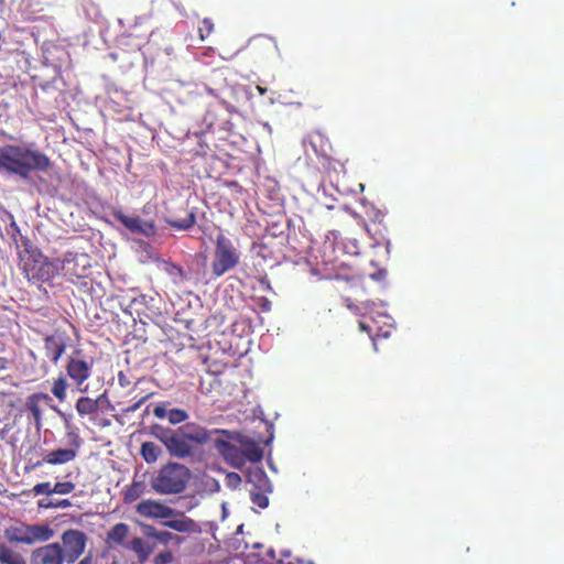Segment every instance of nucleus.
Instances as JSON below:
<instances>
[{
  "mask_svg": "<svg viewBox=\"0 0 564 564\" xmlns=\"http://www.w3.org/2000/svg\"><path fill=\"white\" fill-rule=\"evenodd\" d=\"M32 492L34 496H51L53 495V486H51V482H37L33 487Z\"/></svg>",
  "mask_w": 564,
  "mask_h": 564,
  "instance_id": "4c0bfd02",
  "label": "nucleus"
},
{
  "mask_svg": "<svg viewBox=\"0 0 564 564\" xmlns=\"http://www.w3.org/2000/svg\"><path fill=\"white\" fill-rule=\"evenodd\" d=\"M75 482H70V480H65L64 482H56L53 486V495H69L75 490Z\"/></svg>",
  "mask_w": 564,
  "mask_h": 564,
  "instance_id": "e433bc0d",
  "label": "nucleus"
},
{
  "mask_svg": "<svg viewBox=\"0 0 564 564\" xmlns=\"http://www.w3.org/2000/svg\"><path fill=\"white\" fill-rule=\"evenodd\" d=\"M247 484L253 491L272 492L271 480L265 471L260 467H253L247 471Z\"/></svg>",
  "mask_w": 564,
  "mask_h": 564,
  "instance_id": "a211bd4d",
  "label": "nucleus"
},
{
  "mask_svg": "<svg viewBox=\"0 0 564 564\" xmlns=\"http://www.w3.org/2000/svg\"><path fill=\"white\" fill-rule=\"evenodd\" d=\"M242 456H245V464L247 460L256 463L260 462L263 456L262 449L253 442H248L242 445Z\"/></svg>",
  "mask_w": 564,
  "mask_h": 564,
  "instance_id": "cd10ccee",
  "label": "nucleus"
},
{
  "mask_svg": "<svg viewBox=\"0 0 564 564\" xmlns=\"http://www.w3.org/2000/svg\"><path fill=\"white\" fill-rule=\"evenodd\" d=\"M182 209L185 213V216L172 215L167 217L165 220L171 228H177L178 230H189V228L195 224V208H188V206H183Z\"/></svg>",
  "mask_w": 564,
  "mask_h": 564,
  "instance_id": "412c9836",
  "label": "nucleus"
},
{
  "mask_svg": "<svg viewBox=\"0 0 564 564\" xmlns=\"http://www.w3.org/2000/svg\"><path fill=\"white\" fill-rule=\"evenodd\" d=\"M51 401V397L43 392L33 393L26 398L24 408L32 414L37 429L43 424V408L48 405Z\"/></svg>",
  "mask_w": 564,
  "mask_h": 564,
  "instance_id": "2eb2a0df",
  "label": "nucleus"
},
{
  "mask_svg": "<svg viewBox=\"0 0 564 564\" xmlns=\"http://www.w3.org/2000/svg\"><path fill=\"white\" fill-rule=\"evenodd\" d=\"M91 269V258L83 252H66L59 260V271L68 282L75 283L76 279H85Z\"/></svg>",
  "mask_w": 564,
  "mask_h": 564,
  "instance_id": "0eeeda50",
  "label": "nucleus"
},
{
  "mask_svg": "<svg viewBox=\"0 0 564 564\" xmlns=\"http://www.w3.org/2000/svg\"><path fill=\"white\" fill-rule=\"evenodd\" d=\"M310 143L313 147L315 152L319 153L324 158H329L330 156L332 145L328 142V140H326L323 137V134H321L318 132L313 133L310 137Z\"/></svg>",
  "mask_w": 564,
  "mask_h": 564,
  "instance_id": "393cba45",
  "label": "nucleus"
},
{
  "mask_svg": "<svg viewBox=\"0 0 564 564\" xmlns=\"http://www.w3.org/2000/svg\"><path fill=\"white\" fill-rule=\"evenodd\" d=\"M65 561L58 543L46 544L32 553L33 564H63Z\"/></svg>",
  "mask_w": 564,
  "mask_h": 564,
  "instance_id": "ddd939ff",
  "label": "nucleus"
},
{
  "mask_svg": "<svg viewBox=\"0 0 564 564\" xmlns=\"http://www.w3.org/2000/svg\"><path fill=\"white\" fill-rule=\"evenodd\" d=\"M54 530L46 523L23 524L17 528L11 541L17 543L32 545L39 542H46L53 538Z\"/></svg>",
  "mask_w": 564,
  "mask_h": 564,
  "instance_id": "1a4fd4ad",
  "label": "nucleus"
},
{
  "mask_svg": "<svg viewBox=\"0 0 564 564\" xmlns=\"http://www.w3.org/2000/svg\"><path fill=\"white\" fill-rule=\"evenodd\" d=\"M62 552L68 564L76 562L85 552L88 538L84 531L67 529L62 533Z\"/></svg>",
  "mask_w": 564,
  "mask_h": 564,
  "instance_id": "6e6552de",
  "label": "nucleus"
},
{
  "mask_svg": "<svg viewBox=\"0 0 564 564\" xmlns=\"http://www.w3.org/2000/svg\"><path fill=\"white\" fill-rule=\"evenodd\" d=\"M112 216L132 234H139L149 237L155 232V225L152 221L141 219L140 216L127 215L121 209L112 210Z\"/></svg>",
  "mask_w": 564,
  "mask_h": 564,
  "instance_id": "9b49d317",
  "label": "nucleus"
},
{
  "mask_svg": "<svg viewBox=\"0 0 564 564\" xmlns=\"http://www.w3.org/2000/svg\"><path fill=\"white\" fill-rule=\"evenodd\" d=\"M51 160L39 150L6 144L0 147V172L29 180L33 171H47Z\"/></svg>",
  "mask_w": 564,
  "mask_h": 564,
  "instance_id": "f03ea898",
  "label": "nucleus"
},
{
  "mask_svg": "<svg viewBox=\"0 0 564 564\" xmlns=\"http://www.w3.org/2000/svg\"><path fill=\"white\" fill-rule=\"evenodd\" d=\"M258 89H259L260 94H263V93H264V90H263V89H261L260 87H259Z\"/></svg>",
  "mask_w": 564,
  "mask_h": 564,
  "instance_id": "603ef678",
  "label": "nucleus"
},
{
  "mask_svg": "<svg viewBox=\"0 0 564 564\" xmlns=\"http://www.w3.org/2000/svg\"><path fill=\"white\" fill-rule=\"evenodd\" d=\"M213 433H220L227 440L231 434L227 430H213L208 432L204 426L195 423H185L175 430L171 427L153 426V435L165 446L169 454L176 458H186L193 455V445H205L212 440Z\"/></svg>",
  "mask_w": 564,
  "mask_h": 564,
  "instance_id": "f257e3e1",
  "label": "nucleus"
},
{
  "mask_svg": "<svg viewBox=\"0 0 564 564\" xmlns=\"http://www.w3.org/2000/svg\"><path fill=\"white\" fill-rule=\"evenodd\" d=\"M175 561V555L170 549H164L152 558V564H172Z\"/></svg>",
  "mask_w": 564,
  "mask_h": 564,
  "instance_id": "f704fd0d",
  "label": "nucleus"
},
{
  "mask_svg": "<svg viewBox=\"0 0 564 564\" xmlns=\"http://www.w3.org/2000/svg\"><path fill=\"white\" fill-rule=\"evenodd\" d=\"M214 447L224 459L235 468H241L243 465V454L241 447H238L227 440L216 438Z\"/></svg>",
  "mask_w": 564,
  "mask_h": 564,
  "instance_id": "4468645a",
  "label": "nucleus"
},
{
  "mask_svg": "<svg viewBox=\"0 0 564 564\" xmlns=\"http://www.w3.org/2000/svg\"><path fill=\"white\" fill-rule=\"evenodd\" d=\"M269 494L270 492L249 490L251 502L261 509H265L269 506Z\"/></svg>",
  "mask_w": 564,
  "mask_h": 564,
  "instance_id": "72a5a7b5",
  "label": "nucleus"
},
{
  "mask_svg": "<svg viewBox=\"0 0 564 564\" xmlns=\"http://www.w3.org/2000/svg\"><path fill=\"white\" fill-rule=\"evenodd\" d=\"M150 395L151 394L144 395L138 402H135L134 404L130 405L126 411L127 412H135V411H138L143 405V403L150 398Z\"/></svg>",
  "mask_w": 564,
  "mask_h": 564,
  "instance_id": "37998d69",
  "label": "nucleus"
},
{
  "mask_svg": "<svg viewBox=\"0 0 564 564\" xmlns=\"http://www.w3.org/2000/svg\"><path fill=\"white\" fill-rule=\"evenodd\" d=\"M78 564H91V555L85 556L83 560L78 562Z\"/></svg>",
  "mask_w": 564,
  "mask_h": 564,
  "instance_id": "de8ad7c7",
  "label": "nucleus"
},
{
  "mask_svg": "<svg viewBox=\"0 0 564 564\" xmlns=\"http://www.w3.org/2000/svg\"><path fill=\"white\" fill-rule=\"evenodd\" d=\"M189 479L191 469L187 466L169 462L151 477L150 487L158 495H177L186 489Z\"/></svg>",
  "mask_w": 564,
  "mask_h": 564,
  "instance_id": "20e7f679",
  "label": "nucleus"
},
{
  "mask_svg": "<svg viewBox=\"0 0 564 564\" xmlns=\"http://www.w3.org/2000/svg\"><path fill=\"white\" fill-rule=\"evenodd\" d=\"M241 254L234 242L223 234L214 241L212 272L215 276H223L239 265Z\"/></svg>",
  "mask_w": 564,
  "mask_h": 564,
  "instance_id": "39448f33",
  "label": "nucleus"
},
{
  "mask_svg": "<svg viewBox=\"0 0 564 564\" xmlns=\"http://www.w3.org/2000/svg\"><path fill=\"white\" fill-rule=\"evenodd\" d=\"M167 413L169 411L161 406V405H158L153 409V414L158 417V419H164L165 416H167Z\"/></svg>",
  "mask_w": 564,
  "mask_h": 564,
  "instance_id": "c03bdc74",
  "label": "nucleus"
},
{
  "mask_svg": "<svg viewBox=\"0 0 564 564\" xmlns=\"http://www.w3.org/2000/svg\"><path fill=\"white\" fill-rule=\"evenodd\" d=\"M54 506H55V509L56 508L65 509V508H69L72 506V502L68 499H62V500L54 501Z\"/></svg>",
  "mask_w": 564,
  "mask_h": 564,
  "instance_id": "49530a36",
  "label": "nucleus"
},
{
  "mask_svg": "<svg viewBox=\"0 0 564 564\" xmlns=\"http://www.w3.org/2000/svg\"><path fill=\"white\" fill-rule=\"evenodd\" d=\"M145 491L144 480H133V484L124 491L123 500L126 503L137 501Z\"/></svg>",
  "mask_w": 564,
  "mask_h": 564,
  "instance_id": "bb28decb",
  "label": "nucleus"
},
{
  "mask_svg": "<svg viewBox=\"0 0 564 564\" xmlns=\"http://www.w3.org/2000/svg\"><path fill=\"white\" fill-rule=\"evenodd\" d=\"M118 383L122 388H128L132 384V381L128 373H126L124 371H119L118 372Z\"/></svg>",
  "mask_w": 564,
  "mask_h": 564,
  "instance_id": "79ce46f5",
  "label": "nucleus"
},
{
  "mask_svg": "<svg viewBox=\"0 0 564 564\" xmlns=\"http://www.w3.org/2000/svg\"><path fill=\"white\" fill-rule=\"evenodd\" d=\"M180 518L176 519H167L163 522V524L172 530L181 532L182 534H199L202 529L200 525L189 517L184 516L183 513L177 512Z\"/></svg>",
  "mask_w": 564,
  "mask_h": 564,
  "instance_id": "f3484780",
  "label": "nucleus"
},
{
  "mask_svg": "<svg viewBox=\"0 0 564 564\" xmlns=\"http://www.w3.org/2000/svg\"><path fill=\"white\" fill-rule=\"evenodd\" d=\"M19 251V267L30 283L43 284L53 281L59 273V259H48L25 239Z\"/></svg>",
  "mask_w": 564,
  "mask_h": 564,
  "instance_id": "7ed1b4c3",
  "label": "nucleus"
},
{
  "mask_svg": "<svg viewBox=\"0 0 564 564\" xmlns=\"http://www.w3.org/2000/svg\"><path fill=\"white\" fill-rule=\"evenodd\" d=\"M39 508L42 509H55L54 501L42 499L37 502Z\"/></svg>",
  "mask_w": 564,
  "mask_h": 564,
  "instance_id": "a18cd8bd",
  "label": "nucleus"
},
{
  "mask_svg": "<svg viewBox=\"0 0 564 564\" xmlns=\"http://www.w3.org/2000/svg\"><path fill=\"white\" fill-rule=\"evenodd\" d=\"M143 533L147 538L156 541L163 546H167L170 544L180 546L186 541V539L182 535H176V533H173L170 530H158L151 524H143Z\"/></svg>",
  "mask_w": 564,
  "mask_h": 564,
  "instance_id": "dca6fc26",
  "label": "nucleus"
},
{
  "mask_svg": "<svg viewBox=\"0 0 564 564\" xmlns=\"http://www.w3.org/2000/svg\"><path fill=\"white\" fill-rule=\"evenodd\" d=\"M126 549L137 555L140 564H144L152 554L154 547L142 538L135 536L127 543Z\"/></svg>",
  "mask_w": 564,
  "mask_h": 564,
  "instance_id": "4be33fe9",
  "label": "nucleus"
},
{
  "mask_svg": "<svg viewBox=\"0 0 564 564\" xmlns=\"http://www.w3.org/2000/svg\"><path fill=\"white\" fill-rule=\"evenodd\" d=\"M99 399H93L89 397H82L76 402V411L80 416L90 415L97 412L99 406Z\"/></svg>",
  "mask_w": 564,
  "mask_h": 564,
  "instance_id": "b1692460",
  "label": "nucleus"
},
{
  "mask_svg": "<svg viewBox=\"0 0 564 564\" xmlns=\"http://www.w3.org/2000/svg\"><path fill=\"white\" fill-rule=\"evenodd\" d=\"M110 564H120L119 561L113 560Z\"/></svg>",
  "mask_w": 564,
  "mask_h": 564,
  "instance_id": "3c124183",
  "label": "nucleus"
},
{
  "mask_svg": "<svg viewBox=\"0 0 564 564\" xmlns=\"http://www.w3.org/2000/svg\"><path fill=\"white\" fill-rule=\"evenodd\" d=\"M259 248H260V252H262L267 248V245L265 243H261Z\"/></svg>",
  "mask_w": 564,
  "mask_h": 564,
  "instance_id": "09e8293b",
  "label": "nucleus"
},
{
  "mask_svg": "<svg viewBox=\"0 0 564 564\" xmlns=\"http://www.w3.org/2000/svg\"><path fill=\"white\" fill-rule=\"evenodd\" d=\"M68 447L56 448L47 452L41 460L32 464V468H37L47 465H64L76 459L83 445V440L77 432H68Z\"/></svg>",
  "mask_w": 564,
  "mask_h": 564,
  "instance_id": "423d86ee",
  "label": "nucleus"
},
{
  "mask_svg": "<svg viewBox=\"0 0 564 564\" xmlns=\"http://www.w3.org/2000/svg\"><path fill=\"white\" fill-rule=\"evenodd\" d=\"M137 512L144 518L169 519L177 514V511L155 500H143L135 507Z\"/></svg>",
  "mask_w": 564,
  "mask_h": 564,
  "instance_id": "f8f14e48",
  "label": "nucleus"
},
{
  "mask_svg": "<svg viewBox=\"0 0 564 564\" xmlns=\"http://www.w3.org/2000/svg\"><path fill=\"white\" fill-rule=\"evenodd\" d=\"M66 343L64 338L57 335L46 336L44 339V352L45 356L53 362L57 364L59 358L66 350Z\"/></svg>",
  "mask_w": 564,
  "mask_h": 564,
  "instance_id": "6ab92c4d",
  "label": "nucleus"
},
{
  "mask_svg": "<svg viewBox=\"0 0 564 564\" xmlns=\"http://www.w3.org/2000/svg\"><path fill=\"white\" fill-rule=\"evenodd\" d=\"M227 486L231 489H237L241 484V476L236 471H230L226 476Z\"/></svg>",
  "mask_w": 564,
  "mask_h": 564,
  "instance_id": "a19ab883",
  "label": "nucleus"
},
{
  "mask_svg": "<svg viewBox=\"0 0 564 564\" xmlns=\"http://www.w3.org/2000/svg\"><path fill=\"white\" fill-rule=\"evenodd\" d=\"M248 47L252 54L263 57L275 47V42L268 36H258L249 42Z\"/></svg>",
  "mask_w": 564,
  "mask_h": 564,
  "instance_id": "5701e85b",
  "label": "nucleus"
},
{
  "mask_svg": "<svg viewBox=\"0 0 564 564\" xmlns=\"http://www.w3.org/2000/svg\"><path fill=\"white\" fill-rule=\"evenodd\" d=\"M80 356V350L74 351V354L69 356L65 368L67 376L72 379V382L79 388L80 392H86L87 388L82 389L80 387L90 378L94 362L88 361Z\"/></svg>",
  "mask_w": 564,
  "mask_h": 564,
  "instance_id": "9d476101",
  "label": "nucleus"
},
{
  "mask_svg": "<svg viewBox=\"0 0 564 564\" xmlns=\"http://www.w3.org/2000/svg\"><path fill=\"white\" fill-rule=\"evenodd\" d=\"M130 534V525L126 522H118L113 524L108 531L106 536V542L109 545H127L126 540Z\"/></svg>",
  "mask_w": 564,
  "mask_h": 564,
  "instance_id": "aec40b11",
  "label": "nucleus"
},
{
  "mask_svg": "<svg viewBox=\"0 0 564 564\" xmlns=\"http://www.w3.org/2000/svg\"><path fill=\"white\" fill-rule=\"evenodd\" d=\"M359 328L362 332H366L370 336L371 339H375L377 337H389L390 336L389 330L381 333L380 330L376 329V326L372 323L367 322V321H360Z\"/></svg>",
  "mask_w": 564,
  "mask_h": 564,
  "instance_id": "473e14b6",
  "label": "nucleus"
},
{
  "mask_svg": "<svg viewBox=\"0 0 564 564\" xmlns=\"http://www.w3.org/2000/svg\"><path fill=\"white\" fill-rule=\"evenodd\" d=\"M140 453L145 463L152 464L155 463L160 457L161 448L152 442H144L143 444H141Z\"/></svg>",
  "mask_w": 564,
  "mask_h": 564,
  "instance_id": "c85d7f7f",
  "label": "nucleus"
},
{
  "mask_svg": "<svg viewBox=\"0 0 564 564\" xmlns=\"http://www.w3.org/2000/svg\"><path fill=\"white\" fill-rule=\"evenodd\" d=\"M253 302L254 304L257 305V307L261 311V312H264V313H268L271 311L272 308V303L269 299H267L265 296H258V297H254L253 299Z\"/></svg>",
  "mask_w": 564,
  "mask_h": 564,
  "instance_id": "58836bf2",
  "label": "nucleus"
},
{
  "mask_svg": "<svg viewBox=\"0 0 564 564\" xmlns=\"http://www.w3.org/2000/svg\"><path fill=\"white\" fill-rule=\"evenodd\" d=\"M0 562L2 564H26L25 558L8 547L6 544L0 543Z\"/></svg>",
  "mask_w": 564,
  "mask_h": 564,
  "instance_id": "a878e982",
  "label": "nucleus"
},
{
  "mask_svg": "<svg viewBox=\"0 0 564 564\" xmlns=\"http://www.w3.org/2000/svg\"><path fill=\"white\" fill-rule=\"evenodd\" d=\"M215 25L210 18H203L197 28V34L200 41L206 40L213 32Z\"/></svg>",
  "mask_w": 564,
  "mask_h": 564,
  "instance_id": "2f4dec72",
  "label": "nucleus"
},
{
  "mask_svg": "<svg viewBox=\"0 0 564 564\" xmlns=\"http://www.w3.org/2000/svg\"><path fill=\"white\" fill-rule=\"evenodd\" d=\"M167 419L172 424H178L188 419V413L184 409H171L167 413Z\"/></svg>",
  "mask_w": 564,
  "mask_h": 564,
  "instance_id": "c9c22d12",
  "label": "nucleus"
},
{
  "mask_svg": "<svg viewBox=\"0 0 564 564\" xmlns=\"http://www.w3.org/2000/svg\"><path fill=\"white\" fill-rule=\"evenodd\" d=\"M288 564H302L300 561L296 562H289Z\"/></svg>",
  "mask_w": 564,
  "mask_h": 564,
  "instance_id": "8fccbe9b",
  "label": "nucleus"
},
{
  "mask_svg": "<svg viewBox=\"0 0 564 564\" xmlns=\"http://www.w3.org/2000/svg\"><path fill=\"white\" fill-rule=\"evenodd\" d=\"M148 304V296L139 294L133 296L128 304V311L130 314H137L138 316L145 315V308Z\"/></svg>",
  "mask_w": 564,
  "mask_h": 564,
  "instance_id": "c756f323",
  "label": "nucleus"
},
{
  "mask_svg": "<svg viewBox=\"0 0 564 564\" xmlns=\"http://www.w3.org/2000/svg\"><path fill=\"white\" fill-rule=\"evenodd\" d=\"M67 381L63 376L56 377L52 382L51 393L59 401L66 400Z\"/></svg>",
  "mask_w": 564,
  "mask_h": 564,
  "instance_id": "7c9ffc66",
  "label": "nucleus"
},
{
  "mask_svg": "<svg viewBox=\"0 0 564 564\" xmlns=\"http://www.w3.org/2000/svg\"><path fill=\"white\" fill-rule=\"evenodd\" d=\"M257 282H258V284L260 285V289L263 292L275 294V292H274V290H273V288L271 285V282H270V280H269V278L267 276L265 273L263 275H258L257 276Z\"/></svg>",
  "mask_w": 564,
  "mask_h": 564,
  "instance_id": "ea45409f",
  "label": "nucleus"
}]
</instances>
